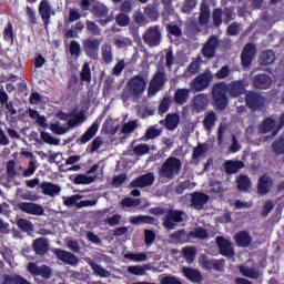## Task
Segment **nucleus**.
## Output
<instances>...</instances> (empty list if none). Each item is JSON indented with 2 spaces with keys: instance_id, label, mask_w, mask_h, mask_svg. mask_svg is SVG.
Here are the masks:
<instances>
[{
  "instance_id": "nucleus-1",
  "label": "nucleus",
  "mask_w": 284,
  "mask_h": 284,
  "mask_svg": "<svg viewBox=\"0 0 284 284\" xmlns=\"http://www.w3.org/2000/svg\"><path fill=\"white\" fill-rule=\"evenodd\" d=\"M241 97L245 92V84L243 81H233L229 85L225 82L217 83L213 87V99L217 110H225L227 105V97Z\"/></svg>"
},
{
  "instance_id": "nucleus-2",
  "label": "nucleus",
  "mask_w": 284,
  "mask_h": 284,
  "mask_svg": "<svg viewBox=\"0 0 284 284\" xmlns=\"http://www.w3.org/2000/svg\"><path fill=\"white\" fill-rule=\"evenodd\" d=\"M57 119H59L60 121H64V123H51L50 130L51 132H53V134L61 135L70 132L72 128H79V125H81V123L85 121V115L83 114V112L77 113V111H72L71 113L59 112L57 114Z\"/></svg>"
},
{
  "instance_id": "nucleus-3",
  "label": "nucleus",
  "mask_w": 284,
  "mask_h": 284,
  "mask_svg": "<svg viewBox=\"0 0 284 284\" xmlns=\"http://www.w3.org/2000/svg\"><path fill=\"white\" fill-rule=\"evenodd\" d=\"M126 91L122 93L123 101H128L130 97L139 99L148 88V81L142 75L131 78L126 83Z\"/></svg>"
},
{
  "instance_id": "nucleus-4",
  "label": "nucleus",
  "mask_w": 284,
  "mask_h": 284,
  "mask_svg": "<svg viewBox=\"0 0 284 284\" xmlns=\"http://www.w3.org/2000/svg\"><path fill=\"white\" fill-rule=\"evenodd\" d=\"M181 160L171 156L161 166L159 171L160 181L161 183H169V181H172L174 176L179 175L181 172Z\"/></svg>"
},
{
  "instance_id": "nucleus-5",
  "label": "nucleus",
  "mask_w": 284,
  "mask_h": 284,
  "mask_svg": "<svg viewBox=\"0 0 284 284\" xmlns=\"http://www.w3.org/2000/svg\"><path fill=\"white\" fill-rule=\"evenodd\" d=\"M212 72H204L191 82V88L196 90V92H203L212 83Z\"/></svg>"
},
{
  "instance_id": "nucleus-6",
  "label": "nucleus",
  "mask_w": 284,
  "mask_h": 284,
  "mask_svg": "<svg viewBox=\"0 0 284 284\" xmlns=\"http://www.w3.org/2000/svg\"><path fill=\"white\" fill-rule=\"evenodd\" d=\"M183 222V212L181 211H169L164 220V227L168 230H174L179 223Z\"/></svg>"
},
{
  "instance_id": "nucleus-7",
  "label": "nucleus",
  "mask_w": 284,
  "mask_h": 284,
  "mask_svg": "<svg viewBox=\"0 0 284 284\" xmlns=\"http://www.w3.org/2000/svg\"><path fill=\"white\" fill-rule=\"evenodd\" d=\"M163 83H165V74L163 72L155 73L148 89L149 97H154L163 88Z\"/></svg>"
},
{
  "instance_id": "nucleus-8",
  "label": "nucleus",
  "mask_w": 284,
  "mask_h": 284,
  "mask_svg": "<svg viewBox=\"0 0 284 284\" xmlns=\"http://www.w3.org/2000/svg\"><path fill=\"white\" fill-rule=\"evenodd\" d=\"M143 39L148 45H159L161 43V30L159 27H152L144 33Z\"/></svg>"
},
{
  "instance_id": "nucleus-9",
  "label": "nucleus",
  "mask_w": 284,
  "mask_h": 284,
  "mask_svg": "<svg viewBox=\"0 0 284 284\" xmlns=\"http://www.w3.org/2000/svg\"><path fill=\"white\" fill-rule=\"evenodd\" d=\"M100 45H101V41L97 39L89 38L83 41L84 51L87 52L88 57H90L91 59H97Z\"/></svg>"
},
{
  "instance_id": "nucleus-10",
  "label": "nucleus",
  "mask_w": 284,
  "mask_h": 284,
  "mask_svg": "<svg viewBox=\"0 0 284 284\" xmlns=\"http://www.w3.org/2000/svg\"><path fill=\"white\" fill-rule=\"evenodd\" d=\"M217 247L222 256H229L232 258L234 256V246H232V242L224 237H216Z\"/></svg>"
},
{
  "instance_id": "nucleus-11",
  "label": "nucleus",
  "mask_w": 284,
  "mask_h": 284,
  "mask_svg": "<svg viewBox=\"0 0 284 284\" xmlns=\"http://www.w3.org/2000/svg\"><path fill=\"white\" fill-rule=\"evenodd\" d=\"M19 207L26 214H32L33 216H42L44 212L43 206L34 203L21 202L19 203Z\"/></svg>"
},
{
  "instance_id": "nucleus-12",
  "label": "nucleus",
  "mask_w": 284,
  "mask_h": 284,
  "mask_svg": "<svg viewBox=\"0 0 284 284\" xmlns=\"http://www.w3.org/2000/svg\"><path fill=\"white\" fill-rule=\"evenodd\" d=\"M255 54H256V47L252 43L246 44L242 52V65L244 68L250 67V64L252 63V59H254Z\"/></svg>"
},
{
  "instance_id": "nucleus-13",
  "label": "nucleus",
  "mask_w": 284,
  "mask_h": 284,
  "mask_svg": "<svg viewBox=\"0 0 284 284\" xmlns=\"http://www.w3.org/2000/svg\"><path fill=\"white\" fill-rule=\"evenodd\" d=\"M28 271L30 274H34L36 276H42V278H50L52 276V271L48 266H38L34 263H30L28 265Z\"/></svg>"
},
{
  "instance_id": "nucleus-14",
  "label": "nucleus",
  "mask_w": 284,
  "mask_h": 284,
  "mask_svg": "<svg viewBox=\"0 0 284 284\" xmlns=\"http://www.w3.org/2000/svg\"><path fill=\"white\" fill-rule=\"evenodd\" d=\"M154 183V173H148L131 182V187H150Z\"/></svg>"
},
{
  "instance_id": "nucleus-15",
  "label": "nucleus",
  "mask_w": 284,
  "mask_h": 284,
  "mask_svg": "<svg viewBox=\"0 0 284 284\" xmlns=\"http://www.w3.org/2000/svg\"><path fill=\"white\" fill-rule=\"evenodd\" d=\"M41 191L44 196H59L61 194V186L53 184L52 182H43L41 185Z\"/></svg>"
},
{
  "instance_id": "nucleus-16",
  "label": "nucleus",
  "mask_w": 284,
  "mask_h": 284,
  "mask_svg": "<svg viewBox=\"0 0 284 284\" xmlns=\"http://www.w3.org/2000/svg\"><path fill=\"white\" fill-rule=\"evenodd\" d=\"M219 45V40L215 37H211L209 41L204 44L202 53L206 59H213L216 52V47Z\"/></svg>"
},
{
  "instance_id": "nucleus-17",
  "label": "nucleus",
  "mask_w": 284,
  "mask_h": 284,
  "mask_svg": "<svg viewBox=\"0 0 284 284\" xmlns=\"http://www.w3.org/2000/svg\"><path fill=\"white\" fill-rule=\"evenodd\" d=\"M54 254L60 261H63V263H68V265H77L79 263L77 256L68 251L55 248Z\"/></svg>"
},
{
  "instance_id": "nucleus-18",
  "label": "nucleus",
  "mask_w": 284,
  "mask_h": 284,
  "mask_svg": "<svg viewBox=\"0 0 284 284\" xmlns=\"http://www.w3.org/2000/svg\"><path fill=\"white\" fill-rule=\"evenodd\" d=\"M101 118H98L92 125L85 131V133L81 136V143H88L91 139L97 136V132H99V125H101Z\"/></svg>"
},
{
  "instance_id": "nucleus-19",
  "label": "nucleus",
  "mask_w": 284,
  "mask_h": 284,
  "mask_svg": "<svg viewBox=\"0 0 284 284\" xmlns=\"http://www.w3.org/2000/svg\"><path fill=\"white\" fill-rule=\"evenodd\" d=\"M210 201V196L204 193H194L191 195V205L195 210H203V205Z\"/></svg>"
},
{
  "instance_id": "nucleus-20",
  "label": "nucleus",
  "mask_w": 284,
  "mask_h": 284,
  "mask_svg": "<svg viewBox=\"0 0 284 284\" xmlns=\"http://www.w3.org/2000/svg\"><path fill=\"white\" fill-rule=\"evenodd\" d=\"M263 97L254 93V92H248L246 95V105L251 108V110H256V108H260L264 103Z\"/></svg>"
},
{
  "instance_id": "nucleus-21",
  "label": "nucleus",
  "mask_w": 284,
  "mask_h": 284,
  "mask_svg": "<svg viewBox=\"0 0 284 284\" xmlns=\"http://www.w3.org/2000/svg\"><path fill=\"white\" fill-rule=\"evenodd\" d=\"M253 84L257 90H267L272 85V78L265 74L256 75Z\"/></svg>"
},
{
  "instance_id": "nucleus-22",
  "label": "nucleus",
  "mask_w": 284,
  "mask_h": 284,
  "mask_svg": "<svg viewBox=\"0 0 284 284\" xmlns=\"http://www.w3.org/2000/svg\"><path fill=\"white\" fill-rule=\"evenodd\" d=\"M236 245L239 247H250L252 243V236H250V233L242 231L240 233H236L234 236Z\"/></svg>"
},
{
  "instance_id": "nucleus-23",
  "label": "nucleus",
  "mask_w": 284,
  "mask_h": 284,
  "mask_svg": "<svg viewBox=\"0 0 284 284\" xmlns=\"http://www.w3.org/2000/svg\"><path fill=\"white\" fill-rule=\"evenodd\" d=\"M272 189V179H270L267 175H264L260 179L257 192L258 194H267L270 190Z\"/></svg>"
},
{
  "instance_id": "nucleus-24",
  "label": "nucleus",
  "mask_w": 284,
  "mask_h": 284,
  "mask_svg": "<svg viewBox=\"0 0 284 284\" xmlns=\"http://www.w3.org/2000/svg\"><path fill=\"white\" fill-rule=\"evenodd\" d=\"M244 166L242 161H232L229 160L224 163V169L227 172V174H236L237 170H242Z\"/></svg>"
},
{
  "instance_id": "nucleus-25",
  "label": "nucleus",
  "mask_w": 284,
  "mask_h": 284,
  "mask_svg": "<svg viewBox=\"0 0 284 284\" xmlns=\"http://www.w3.org/2000/svg\"><path fill=\"white\" fill-rule=\"evenodd\" d=\"M33 250L36 254H45V252H48V240L44 237L37 239L33 242Z\"/></svg>"
},
{
  "instance_id": "nucleus-26",
  "label": "nucleus",
  "mask_w": 284,
  "mask_h": 284,
  "mask_svg": "<svg viewBox=\"0 0 284 284\" xmlns=\"http://www.w3.org/2000/svg\"><path fill=\"white\" fill-rule=\"evenodd\" d=\"M182 272L184 276L189 278V281H192L193 283H199V281H201V273L194 268L183 267Z\"/></svg>"
},
{
  "instance_id": "nucleus-27",
  "label": "nucleus",
  "mask_w": 284,
  "mask_h": 284,
  "mask_svg": "<svg viewBox=\"0 0 284 284\" xmlns=\"http://www.w3.org/2000/svg\"><path fill=\"white\" fill-rule=\"evenodd\" d=\"M193 105L197 112H201V110H205L207 108V95L205 94H199L193 100Z\"/></svg>"
},
{
  "instance_id": "nucleus-28",
  "label": "nucleus",
  "mask_w": 284,
  "mask_h": 284,
  "mask_svg": "<svg viewBox=\"0 0 284 284\" xmlns=\"http://www.w3.org/2000/svg\"><path fill=\"white\" fill-rule=\"evenodd\" d=\"M275 60H276V55L274 54V51H272V50L262 52V54L260 57V63L262 65H270V64L274 63Z\"/></svg>"
},
{
  "instance_id": "nucleus-29",
  "label": "nucleus",
  "mask_w": 284,
  "mask_h": 284,
  "mask_svg": "<svg viewBox=\"0 0 284 284\" xmlns=\"http://www.w3.org/2000/svg\"><path fill=\"white\" fill-rule=\"evenodd\" d=\"M50 2H48V0H43L39 7V14L44 22H48L50 20Z\"/></svg>"
},
{
  "instance_id": "nucleus-30",
  "label": "nucleus",
  "mask_w": 284,
  "mask_h": 284,
  "mask_svg": "<svg viewBox=\"0 0 284 284\" xmlns=\"http://www.w3.org/2000/svg\"><path fill=\"white\" fill-rule=\"evenodd\" d=\"M94 179L97 176L80 174L74 178L73 183L75 185H90V183H94Z\"/></svg>"
},
{
  "instance_id": "nucleus-31",
  "label": "nucleus",
  "mask_w": 284,
  "mask_h": 284,
  "mask_svg": "<svg viewBox=\"0 0 284 284\" xmlns=\"http://www.w3.org/2000/svg\"><path fill=\"white\" fill-rule=\"evenodd\" d=\"M179 114H169L165 119V128H168V130H176V128L179 126Z\"/></svg>"
},
{
  "instance_id": "nucleus-32",
  "label": "nucleus",
  "mask_w": 284,
  "mask_h": 284,
  "mask_svg": "<svg viewBox=\"0 0 284 284\" xmlns=\"http://www.w3.org/2000/svg\"><path fill=\"white\" fill-rule=\"evenodd\" d=\"M175 102L180 105H183L187 99H190V90L189 89H179L174 95Z\"/></svg>"
},
{
  "instance_id": "nucleus-33",
  "label": "nucleus",
  "mask_w": 284,
  "mask_h": 284,
  "mask_svg": "<svg viewBox=\"0 0 284 284\" xmlns=\"http://www.w3.org/2000/svg\"><path fill=\"white\" fill-rule=\"evenodd\" d=\"M130 223H133V225H141V223H149L152 225L154 223V217L148 215L131 216Z\"/></svg>"
},
{
  "instance_id": "nucleus-34",
  "label": "nucleus",
  "mask_w": 284,
  "mask_h": 284,
  "mask_svg": "<svg viewBox=\"0 0 284 284\" xmlns=\"http://www.w3.org/2000/svg\"><path fill=\"white\" fill-rule=\"evenodd\" d=\"M215 123H216V113H214L212 111L207 112L203 120V125H204L205 130H207L210 132V130H212V126L215 125Z\"/></svg>"
},
{
  "instance_id": "nucleus-35",
  "label": "nucleus",
  "mask_w": 284,
  "mask_h": 284,
  "mask_svg": "<svg viewBox=\"0 0 284 284\" xmlns=\"http://www.w3.org/2000/svg\"><path fill=\"white\" fill-rule=\"evenodd\" d=\"M124 258L133 263H143V261H148V255L145 253H126Z\"/></svg>"
},
{
  "instance_id": "nucleus-36",
  "label": "nucleus",
  "mask_w": 284,
  "mask_h": 284,
  "mask_svg": "<svg viewBox=\"0 0 284 284\" xmlns=\"http://www.w3.org/2000/svg\"><path fill=\"white\" fill-rule=\"evenodd\" d=\"M206 154H207V145L199 144L193 151V159L201 161V159H205Z\"/></svg>"
},
{
  "instance_id": "nucleus-37",
  "label": "nucleus",
  "mask_w": 284,
  "mask_h": 284,
  "mask_svg": "<svg viewBox=\"0 0 284 284\" xmlns=\"http://www.w3.org/2000/svg\"><path fill=\"white\" fill-rule=\"evenodd\" d=\"M240 272L243 276H246L247 278H258V271H256V268L254 267L250 268V266L243 265L240 267Z\"/></svg>"
},
{
  "instance_id": "nucleus-38",
  "label": "nucleus",
  "mask_w": 284,
  "mask_h": 284,
  "mask_svg": "<svg viewBox=\"0 0 284 284\" xmlns=\"http://www.w3.org/2000/svg\"><path fill=\"white\" fill-rule=\"evenodd\" d=\"M40 139H42V141L48 145H59V143H61L60 139L52 136V134L48 132H41Z\"/></svg>"
},
{
  "instance_id": "nucleus-39",
  "label": "nucleus",
  "mask_w": 284,
  "mask_h": 284,
  "mask_svg": "<svg viewBox=\"0 0 284 284\" xmlns=\"http://www.w3.org/2000/svg\"><path fill=\"white\" fill-rule=\"evenodd\" d=\"M103 132L105 134H115L116 133V124H114V120L112 118H108L103 124Z\"/></svg>"
},
{
  "instance_id": "nucleus-40",
  "label": "nucleus",
  "mask_w": 284,
  "mask_h": 284,
  "mask_svg": "<svg viewBox=\"0 0 284 284\" xmlns=\"http://www.w3.org/2000/svg\"><path fill=\"white\" fill-rule=\"evenodd\" d=\"M207 21H210V7L202 4L200 12V23L201 26H205Z\"/></svg>"
},
{
  "instance_id": "nucleus-41",
  "label": "nucleus",
  "mask_w": 284,
  "mask_h": 284,
  "mask_svg": "<svg viewBox=\"0 0 284 284\" xmlns=\"http://www.w3.org/2000/svg\"><path fill=\"white\" fill-rule=\"evenodd\" d=\"M182 253L187 263H192V261L196 258V248H194V246L183 248Z\"/></svg>"
},
{
  "instance_id": "nucleus-42",
  "label": "nucleus",
  "mask_w": 284,
  "mask_h": 284,
  "mask_svg": "<svg viewBox=\"0 0 284 284\" xmlns=\"http://www.w3.org/2000/svg\"><path fill=\"white\" fill-rule=\"evenodd\" d=\"M92 270L98 274V276H101V278H108L110 276V271H106L105 268L101 267V265L91 262L90 263Z\"/></svg>"
},
{
  "instance_id": "nucleus-43",
  "label": "nucleus",
  "mask_w": 284,
  "mask_h": 284,
  "mask_svg": "<svg viewBox=\"0 0 284 284\" xmlns=\"http://www.w3.org/2000/svg\"><path fill=\"white\" fill-rule=\"evenodd\" d=\"M18 227H20L22 232H27L28 234H30L34 230V225H32V222L23 219L18 221Z\"/></svg>"
},
{
  "instance_id": "nucleus-44",
  "label": "nucleus",
  "mask_w": 284,
  "mask_h": 284,
  "mask_svg": "<svg viewBox=\"0 0 284 284\" xmlns=\"http://www.w3.org/2000/svg\"><path fill=\"white\" fill-rule=\"evenodd\" d=\"M144 14L149 17L151 21H156L159 19V11L152 4L146 6L144 9Z\"/></svg>"
},
{
  "instance_id": "nucleus-45",
  "label": "nucleus",
  "mask_w": 284,
  "mask_h": 284,
  "mask_svg": "<svg viewBox=\"0 0 284 284\" xmlns=\"http://www.w3.org/2000/svg\"><path fill=\"white\" fill-rule=\"evenodd\" d=\"M237 187L242 192H246V190H250V178H247L245 175H241L237 179Z\"/></svg>"
},
{
  "instance_id": "nucleus-46",
  "label": "nucleus",
  "mask_w": 284,
  "mask_h": 284,
  "mask_svg": "<svg viewBox=\"0 0 284 284\" xmlns=\"http://www.w3.org/2000/svg\"><path fill=\"white\" fill-rule=\"evenodd\" d=\"M134 154L136 156H143V154H149L150 153V145L142 143L138 144L136 146L133 148Z\"/></svg>"
},
{
  "instance_id": "nucleus-47",
  "label": "nucleus",
  "mask_w": 284,
  "mask_h": 284,
  "mask_svg": "<svg viewBox=\"0 0 284 284\" xmlns=\"http://www.w3.org/2000/svg\"><path fill=\"white\" fill-rule=\"evenodd\" d=\"M189 236L191 239H207V231L201 227H196L190 232Z\"/></svg>"
},
{
  "instance_id": "nucleus-48",
  "label": "nucleus",
  "mask_w": 284,
  "mask_h": 284,
  "mask_svg": "<svg viewBox=\"0 0 284 284\" xmlns=\"http://www.w3.org/2000/svg\"><path fill=\"white\" fill-rule=\"evenodd\" d=\"M121 205H122V207H136V206L141 205V200L126 197V199L122 200Z\"/></svg>"
},
{
  "instance_id": "nucleus-49",
  "label": "nucleus",
  "mask_w": 284,
  "mask_h": 284,
  "mask_svg": "<svg viewBox=\"0 0 284 284\" xmlns=\"http://www.w3.org/2000/svg\"><path fill=\"white\" fill-rule=\"evenodd\" d=\"M81 80L90 83L92 81V74L90 72V64L84 63L81 72Z\"/></svg>"
},
{
  "instance_id": "nucleus-50",
  "label": "nucleus",
  "mask_w": 284,
  "mask_h": 284,
  "mask_svg": "<svg viewBox=\"0 0 284 284\" xmlns=\"http://www.w3.org/2000/svg\"><path fill=\"white\" fill-rule=\"evenodd\" d=\"M161 129H158L156 126H150L148 130H146V133H145V138L148 140L150 139H156V136H161Z\"/></svg>"
},
{
  "instance_id": "nucleus-51",
  "label": "nucleus",
  "mask_w": 284,
  "mask_h": 284,
  "mask_svg": "<svg viewBox=\"0 0 284 284\" xmlns=\"http://www.w3.org/2000/svg\"><path fill=\"white\" fill-rule=\"evenodd\" d=\"M273 150L275 154H284V135L273 143Z\"/></svg>"
},
{
  "instance_id": "nucleus-52",
  "label": "nucleus",
  "mask_w": 284,
  "mask_h": 284,
  "mask_svg": "<svg viewBox=\"0 0 284 284\" xmlns=\"http://www.w3.org/2000/svg\"><path fill=\"white\" fill-rule=\"evenodd\" d=\"M274 128V119L268 118L266 119L262 125L260 126V131H262L263 133L265 132H270V130H272Z\"/></svg>"
},
{
  "instance_id": "nucleus-53",
  "label": "nucleus",
  "mask_w": 284,
  "mask_h": 284,
  "mask_svg": "<svg viewBox=\"0 0 284 284\" xmlns=\"http://www.w3.org/2000/svg\"><path fill=\"white\" fill-rule=\"evenodd\" d=\"M81 199H83V196L81 195H72L69 197H63L64 205H67V207H72V205H77V202L81 201Z\"/></svg>"
},
{
  "instance_id": "nucleus-54",
  "label": "nucleus",
  "mask_w": 284,
  "mask_h": 284,
  "mask_svg": "<svg viewBox=\"0 0 284 284\" xmlns=\"http://www.w3.org/2000/svg\"><path fill=\"white\" fill-rule=\"evenodd\" d=\"M138 126L139 124L136 123V121H130L123 125L122 132L123 134H131V132H134V129Z\"/></svg>"
},
{
  "instance_id": "nucleus-55",
  "label": "nucleus",
  "mask_w": 284,
  "mask_h": 284,
  "mask_svg": "<svg viewBox=\"0 0 284 284\" xmlns=\"http://www.w3.org/2000/svg\"><path fill=\"white\" fill-rule=\"evenodd\" d=\"M102 57L106 63H110V61H112V47L110 45L102 47Z\"/></svg>"
},
{
  "instance_id": "nucleus-56",
  "label": "nucleus",
  "mask_w": 284,
  "mask_h": 284,
  "mask_svg": "<svg viewBox=\"0 0 284 284\" xmlns=\"http://www.w3.org/2000/svg\"><path fill=\"white\" fill-rule=\"evenodd\" d=\"M170 103H172V100L170 99V97L163 98L159 108L161 114H165V112L170 110Z\"/></svg>"
},
{
  "instance_id": "nucleus-57",
  "label": "nucleus",
  "mask_w": 284,
  "mask_h": 284,
  "mask_svg": "<svg viewBox=\"0 0 284 284\" xmlns=\"http://www.w3.org/2000/svg\"><path fill=\"white\" fill-rule=\"evenodd\" d=\"M213 23L214 26H221V23H223V11H221V9L213 11Z\"/></svg>"
},
{
  "instance_id": "nucleus-58",
  "label": "nucleus",
  "mask_w": 284,
  "mask_h": 284,
  "mask_svg": "<svg viewBox=\"0 0 284 284\" xmlns=\"http://www.w3.org/2000/svg\"><path fill=\"white\" fill-rule=\"evenodd\" d=\"M128 272L134 274L135 276H145V268L141 266H129Z\"/></svg>"
},
{
  "instance_id": "nucleus-59",
  "label": "nucleus",
  "mask_w": 284,
  "mask_h": 284,
  "mask_svg": "<svg viewBox=\"0 0 284 284\" xmlns=\"http://www.w3.org/2000/svg\"><path fill=\"white\" fill-rule=\"evenodd\" d=\"M37 161L31 160L29 162V165L27 168V170L24 171V176H32V174H34V172H37Z\"/></svg>"
},
{
  "instance_id": "nucleus-60",
  "label": "nucleus",
  "mask_w": 284,
  "mask_h": 284,
  "mask_svg": "<svg viewBox=\"0 0 284 284\" xmlns=\"http://www.w3.org/2000/svg\"><path fill=\"white\" fill-rule=\"evenodd\" d=\"M144 236H145V243L148 245H152L154 243V239H156V234L154 231L145 230L144 231Z\"/></svg>"
},
{
  "instance_id": "nucleus-61",
  "label": "nucleus",
  "mask_w": 284,
  "mask_h": 284,
  "mask_svg": "<svg viewBox=\"0 0 284 284\" xmlns=\"http://www.w3.org/2000/svg\"><path fill=\"white\" fill-rule=\"evenodd\" d=\"M230 67L225 65L222 67L220 71H217L216 77L217 79H225L227 77H230Z\"/></svg>"
},
{
  "instance_id": "nucleus-62",
  "label": "nucleus",
  "mask_w": 284,
  "mask_h": 284,
  "mask_svg": "<svg viewBox=\"0 0 284 284\" xmlns=\"http://www.w3.org/2000/svg\"><path fill=\"white\" fill-rule=\"evenodd\" d=\"M116 22L119 23V26L125 27L128 26V23H130V17L125 16L124 13H120L116 17Z\"/></svg>"
},
{
  "instance_id": "nucleus-63",
  "label": "nucleus",
  "mask_w": 284,
  "mask_h": 284,
  "mask_svg": "<svg viewBox=\"0 0 284 284\" xmlns=\"http://www.w3.org/2000/svg\"><path fill=\"white\" fill-rule=\"evenodd\" d=\"M169 33L172 34L173 37H181V28L176 24H170L168 27Z\"/></svg>"
},
{
  "instance_id": "nucleus-64",
  "label": "nucleus",
  "mask_w": 284,
  "mask_h": 284,
  "mask_svg": "<svg viewBox=\"0 0 284 284\" xmlns=\"http://www.w3.org/2000/svg\"><path fill=\"white\" fill-rule=\"evenodd\" d=\"M162 284H181V281L174 276H165L161 280Z\"/></svg>"
}]
</instances>
